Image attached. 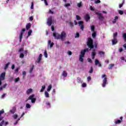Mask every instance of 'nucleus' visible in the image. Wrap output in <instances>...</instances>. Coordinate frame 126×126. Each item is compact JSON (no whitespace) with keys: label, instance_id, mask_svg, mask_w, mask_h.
<instances>
[{"label":"nucleus","instance_id":"1","mask_svg":"<svg viewBox=\"0 0 126 126\" xmlns=\"http://www.w3.org/2000/svg\"><path fill=\"white\" fill-rule=\"evenodd\" d=\"M87 46L90 49V50H92V49L94 48V47L95 49H97V43L94 42V45L93 44V39L91 38V37L88 38L87 43Z\"/></svg>","mask_w":126,"mask_h":126},{"label":"nucleus","instance_id":"2","mask_svg":"<svg viewBox=\"0 0 126 126\" xmlns=\"http://www.w3.org/2000/svg\"><path fill=\"white\" fill-rule=\"evenodd\" d=\"M118 37V32H115L113 33V39L112 40V45H117L118 44V39L117 38Z\"/></svg>","mask_w":126,"mask_h":126},{"label":"nucleus","instance_id":"3","mask_svg":"<svg viewBox=\"0 0 126 126\" xmlns=\"http://www.w3.org/2000/svg\"><path fill=\"white\" fill-rule=\"evenodd\" d=\"M106 74H103L101 75V78H104L103 80V84H102V87H105L106 86V84H107V77H106Z\"/></svg>","mask_w":126,"mask_h":126},{"label":"nucleus","instance_id":"4","mask_svg":"<svg viewBox=\"0 0 126 126\" xmlns=\"http://www.w3.org/2000/svg\"><path fill=\"white\" fill-rule=\"evenodd\" d=\"M65 38H66V33L65 31H63L60 34V40L63 41Z\"/></svg>","mask_w":126,"mask_h":126},{"label":"nucleus","instance_id":"5","mask_svg":"<svg viewBox=\"0 0 126 126\" xmlns=\"http://www.w3.org/2000/svg\"><path fill=\"white\" fill-rule=\"evenodd\" d=\"M26 31V29H22V31L20 32V36H19L20 42V43H21V42H22V38L23 37V34L24 33L23 32H25Z\"/></svg>","mask_w":126,"mask_h":126},{"label":"nucleus","instance_id":"6","mask_svg":"<svg viewBox=\"0 0 126 126\" xmlns=\"http://www.w3.org/2000/svg\"><path fill=\"white\" fill-rule=\"evenodd\" d=\"M83 21H80L78 22L79 26L80 27L81 30H82L83 31L84 30V25H83Z\"/></svg>","mask_w":126,"mask_h":126},{"label":"nucleus","instance_id":"7","mask_svg":"<svg viewBox=\"0 0 126 126\" xmlns=\"http://www.w3.org/2000/svg\"><path fill=\"white\" fill-rule=\"evenodd\" d=\"M53 37H54L55 39H56L57 40H60L61 39V34L54 32L53 33Z\"/></svg>","mask_w":126,"mask_h":126},{"label":"nucleus","instance_id":"8","mask_svg":"<svg viewBox=\"0 0 126 126\" xmlns=\"http://www.w3.org/2000/svg\"><path fill=\"white\" fill-rule=\"evenodd\" d=\"M89 51V49H88V48L85 49L83 50H82L81 51V54L80 55V56H82V57H85V53L86 52H88Z\"/></svg>","mask_w":126,"mask_h":126},{"label":"nucleus","instance_id":"9","mask_svg":"<svg viewBox=\"0 0 126 126\" xmlns=\"http://www.w3.org/2000/svg\"><path fill=\"white\" fill-rule=\"evenodd\" d=\"M52 16H50L48 18L47 24L48 25V26H51L53 23V20H52Z\"/></svg>","mask_w":126,"mask_h":126},{"label":"nucleus","instance_id":"10","mask_svg":"<svg viewBox=\"0 0 126 126\" xmlns=\"http://www.w3.org/2000/svg\"><path fill=\"white\" fill-rule=\"evenodd\" d=\"M42 54H39L38 57L37 58V61H36V63H40L41 62V61H42Z\"/></svg>","mask_w":126,"mask_h":126},{"label":"nucleus","instance_id":"11","mask_svg":"<svg viewBox=\"0 0 126 126\" xmlns=\"http://www.w3.org/2000/svg\"><path fill=\"white\" fill-rule=\"evenodd\" d=\"M95 14H96V15H99L98 18V19H99V20H101V19H104V16L102 15V14H101V13L95 12Z\"/></svg>","mask_w":126,"mask_h":126},{"label":"nucleus","instance_id":"12","mask_svg":"<svg viewBox=\"0 0 126 126\" xmlns=\"http://www.w3.org/2000/svg\"><path fill=\"white\" fill-rule=\"evenodd\" d=\"M120 120H118L116 121H115L114 124L115 125H120L123 122V117L120 118Z\"/></svg>","mask_w":126,"mask_h":126},{"label":"nucleus","instance_id":"13","mask_svg":"<svg viewBox=\"0 0 126 126\" xmlns=\"http://www.w3.org/2000/svg\"><path fill=\"white\" fill-rule=\"evenodd\" d=\"M95 65H98V67H101L102 66V64H101V63L97 59H95Z\"/></svg>","mask_w":126,"mask_h":126},{"label":"nucleus","instance_id":"14","mask_svg":"<svg viewBox=\"0 0 126 126\" xmlns=\"http://www.w3.org/2000/svg\"><path fill=\"white\" fill-rule=\"evenodd\" d=\"M5 78V72L1 73L0 75V80H4Z\"/></svg>","mask_w":126,"mask_h":126},{"label":"nucleus","instance_id":"15","mask_svg":"<svg viewBox=\"0 0 126 126\" xmlns=\"http://www.w3.org/2000/svg\"><path fill=\"white\" fill-rule=\"evenodd\" d=\"M2 114H4V110L3 109L0 111V122L3 119V117L1 116Z\"/></svg>","mask_w":126,"mask_h":126},{"label":"nucleus","instance_id":"16","mask_svg":"<svg viewBox=\"0 0 126 126\" xmlns=\"http://www.w3.org/2000/svg\"><path fill=\"white\" fill-rule=\"evenodd\" d=\"M95 51V49H94L92 53V60H94L95 59V57L96 56V52Z\"/></svg>","mask_w":126,"mask_h":126},{"label":"nucleus","instance_id":"17","mask_svg":"<svg viewBox=\"0 0 126 126\" xmlns=\"http://www.w3.org/2000/svg\"><path fill=\"white\" fill-rule=\"evenodd\" d=\"M34 97H35V94H32V95H31L26 100V102H27V101H28L29 100H32V99H33Z\"/></svg>","mask_w":126,"mask_h":126},{"label":"nucleus","instance_id":"18","mask_svg":"<svg viewBox=\"0 0 126 126\" xmlns=\"http://www.w3.org/2000/svg\"><path fill=\"white\" fill-rule=\"evenodd\" d=\"M49 45H50V48H53V46H54V42H52V41L51 40H49L48 43V47Z\"/></svg>","mask_w":126,"mask_h":126},{"label":"nucleus","instance_id":"19","mask_svg":"<svg viewBox=\"0 0 126 126\" xmlns=\"http://www.w3.org/2000/svg\"><path fill=\"white\" fill-rule=\"evenodd\" d=\"M26 28L27 30H29V29H30L31 28V23H29L27 24Z\"/></svg>","mask_w":126,"mask_h":126},{"label":"nucleus","instance_id":"20","mask_svg":"<svg viewBox=\"0 0 126 126\" xmlns=\"http://www.w3.org/2000/svg\"><path fill=\"white\" fill-rule=\"evenodd\" d=\"M85 19L87 22L90 20V16L89 14H87L85 16Z\"/></svg>","mask_w":126,"mask_h":126},{"label":"nucleus","instance_id":"21","mask_svg":"<svg viewBox=\"0 0 126 126\" xmlns=\"http://www.w3.org/2000/svg\"><path fill=\"white\" fill-rule=\"evenodd\" d=\"M32 92L33 90L32 89H29L27 91L26 94H27V95H29V94L32 93Z\"/></svg>","mask_w":126,"mask_h":126},{"label":"nucleus","instance_id":"22","mask_svg":"<svg viewBox=\"0 0 126 126\" xmlns=\"http://www.w3.org/2000/svg\"><path fill=\"white\" fill-rule=\"evenodd\" d=\"M77 82H78V83H83V81H82L80 77H77Z\"/></svg>","mask_w":126,"mask_h":126},{"label":"nucleus","instance_id":"23","mask_svg":"<svg viewBox=\"0 0 126 126\" xmlns=\"http://www.w3.org/2000/svg\"><path fill=\"white\" fill-rule=\"evenodd\" d=\"M9 64H10V62H8L6 64H5V66L4 67V70L7 69V68H8V65H9Z\"/></svg>","mask_w":126,"mask_h":126},{"label":"nucleus","instance_id":"24","mask_svg":"<svg viewBox=\"0 0 126 126\" xmlns=\"http://www.w3.org/2000/svg\"><path fill=\"white\" fill-rule=\"evenodd\" d=\"M62 75L63 77H66V76H67V72H66V71H63Z\"/></svg>","mask_w":126,"mask_h":126},{"label":"nucleus","instance_id":"25","mask_svg":"<svg viewBox=\"0 0 126 126\" xmlns=\"http://www.w3.org/2000/svg\"><path fill=\"white\" fill-rule=\"evenodd\" d=\"M115 66V64L111 63L108 65V69H112Z\"/></svg>","mask_w":126,"mask_h":126},{"label":"nucleus","instance_id":"26","mask_svg":"<svg viewBox=\"0 0 126 126\" xmlns=\"http://www.w3.org/2000/svg\"><path fill=\"white\" fill-rule=\"evenodd\" d=\"M15 110H16V108L13 107L12 109L10 110V113H11V114H14V113H15Z\"/></svg>","mask_w":126,"mask_h":126},{"label":"nucleus","instance_id":"27","mask_svg":"<svg viewBox=\"0 0 126 126\" xmlns=\"http://www.w3.org/2000/svg\"><path fill=\"white\" fill-rule=\"evenodd\" d=\"M44 94H45V96L46 97V98H49V97H50V94H49L48 92H45Z\"/></svg>","mask_w":126,"mask_h":126},{"label":"nucleus","instance_id":"28","mask_svg":"<svg viewBox=\"0 0 126 126\" xmlns=\"http://www.w3.org/2000/svg\"><path fill=\"white\" fill-rule=\"evenodd\" d=\"M31 34H32V30H30L28 32V36L27 37V38L28 39V37H29L30 36H31Z\"/></svg>","mask_w":126,"mask_h":126},{"label":"nucleus","instance_id":"29","mask_svg":"<svg viewBox=\"0 0 126 126\" xmlns=\"http://www.w3.org/2000/svg\"><path fill=\"white\" fill-rule=\"evenodd\" d=\"M118 19H119V17L116 16L115 17L114 20L112 21V23H116V22H117V20H118Z\"/></svg>","mask_w":126,"mask_h":126},{"label":"nucleus","instance_id":"30","mask_svg":"<svg viewBox=\"0 0 126 126\" xmlns=\"http://www.w3.org/2000/svg\"><path fill=\"white\" fill-rule=\"evenodd\" d=\"M45 89H46V86H42L41 87V89L40 90V92H43Z\"/></svg>","mask_w":126,"mask_h":126},{"label":"nucleus","instance_id":"31","mask_svg":"<svg viewBox=\"0 0 126 126\" xmlns=\"http://www.w3.org/2000/svg\"><path fill=\"white\" fill-rule=\"evenodd\" d=\"M33 69H34V65H33L31 67V68L30 69V70L29 71V72L30 73H32Z\"/></svg>","mask_w":126,"mask_h":126},{"label":"nucleus","instance_id":"32","mask_svg":"<svg viewBox=\"0 0 126 126\" xmlns=\"http://www.w3.org/2000/svg\"><path fill=\"white\" fill-rule=\"evenodd\" d=\"M98 55L100 56H104V55H105V52L103 51H98Z\"/></svg>","mask_w":126,"mask_h":126},{"label":"nucleus","instance_id":"33","mask_svg":"<svg viewBox=\"0 0 126 126\" xmlns=\"http://www.w3.org/2000/svg\"><path fill=\"white\" fill-rule=\"evenodd\" d=\"M125 4V0H123L122 3L119 4V8H122L123 7V6Z\"/></svg>","mask_w":126,"mask_h":126},{"label":"nucleus","instance_id":"34","mask_svg":"<svg viewBox=\"0 0 126 126\" xmlns=\"http://www.w3.org/2000/svg\"><path fill=\"white\" fill-rule=\"evenodd\" d=\"M83 58H84V56H80L79 61L81 62V63H83Z\"/></svg>","mask_w":126,"mask_h":126},{"label":"nucleus","instance_id":"35","mask_svg":"<svg viewBox=\"0 0 126 126\" xmlns=\"http://www.w3.org/2000/svg\"><path fill=\"white\" fill-rule=\"evenodd\" d=\"M51 89H52V86H51V85L48 86V87L47 88V92H50V91H51Z\"/></svg>","mask_w":126,"mask_h":126},{"label":"nucleus","instance_id":"36","mask_svg":"<svg viewBox=\"0 0 126 126\" xmlns=\"http://www.w3.org/2000/svg\"><path fill=\"white\" fill-rule=\"evenodd\" d=\"M82 6V2L81 1L77 3V7H81Z\"/></svg>","mask_w":126,"mask_h":126},{"label":"nucleus","instance_id":"37","mask_svg":"<svg viewBox=\"0 0 126 126\" xmlns=\"http://www.w3.org/2000/svg\"><path fill=\"white\" fill-rule=\"evenodd\" d=\"M26 108H27V109H30V108H31V105H30V104L29 103H27L26 105Z\"/></svg>","mask_w":126,"mask_h":126},{"label":"nucleus","instance_id":"38","mask_svg":"<svg viewBox=\"0 0 126 126\" xmlns=\"http://www.w3.org/2000/svg\"><path fill=\"white\" fill-rule=\"evenodd\" d=\"M44 56L45 58H48V53H47V50H45Z\"/></svg>","mask_w":126,"mask_h":126},{"label":"nucleus","instance_id":"39","mask_svg":"<svg viewBox=\"0 0 126 126\" xmlns=\"http://www.w3.org/2000/svg\"><path fill=\"white\" fill-rule=\"evenodd\" d=\"M123 37L125 42H126V33H123Z\"/></svg>","mask_w":126,"mask_h":126},{"label":"nucleus","instance_id":"40","mask_svg":"<svg viewBox=\"0 0 126 126\" xmlns=\"http://www.w3.org/2000/svg\"><path fill=\"white\" fill-rule=\"evenodd\" d=\"M31 100V102L32 104H34V103H35V102H36V98H33Z\"/></svg>","mask_w":126,"mask_h":126},{"label":"nucleus","instance_id":"41","mask_svg":"<svg viewBox=\"0 0 126 126\" xmlns=\"http://www.w3.org/2000/svg\"><path fill=\"white\" fill-rule=\"evenodd\" d=\"M86 86H87V84H86V83H84L82 84V87H83V88H84V87H86Z\"/></svg>","mask_w":126,"mask_h":126},{"label":"nucleus","instance_id":"42","mask_svg":"<svg viewBox=\"0 0 126 126\" xmlns=\"http://www.w3.org/2000/svg\"><path fill=\"white\" fill-rule=\"evenodd\" d=\"M91 28L92 31L94 32L95 31V26H94V25L92 26Z\"/></svg>","mask_w":126,"mask_h":126},{"label":"nucleus","instance_id":"43","mask_svg":"<svg viewBox=\"0 0 126 126\" xmlns=\"http://www.w3.org/2000/svg\"><path fill=\"white\" fill-rule=\"evenodd\" d=\"M76 19L77 20H81V18L80 17V16H79V15H76Z\"/></svg>","mask_w":126,"mask_h":126},{"label":"nucleus","instance_id":"44","mask_svg":"<svg viewBox=\"0 0 126 126\" xmlns=\"http://www.w3.org/2000/svg\"><path fill=\"white\" fill-rule=\"evenodd\" d=\"M20 58L21 59H23V58H24V54L23 53H21L20 55Z\"/></svg>","mask_w":126,"mask_h":126},{"label":"nucleus","instance_id":"45","mask_svg":"<svg viewBox=\"0 0 126 126\" xmlns=\"http://www.w3.org/2000/svg\"><path fill=\"white\" fill-rule=\"evenodd\" d=\"M64 7H68V6H70V3H68L67 4H65L64 5Z\"/></svg>","mask_w":126,"mask_h":126},{"label":"nucleus","instance_id":"46","mask_svg":"<svg viewBox=\"0 0 126 126\" xmlns=\"http://www.w3.org/2000/svg\"><path fill=\"white\" fill-rule=\"evenodd\" d=\"M100 2H101V1L100 0H96L94 1V3H95V4H97V3H100Z\"/></svg>","mask_w":126,"mask_h":126},{"label":"nucleus","instance_id":"47","mask_svg":"<svg viewBox=\"0 0 126 126\" xmlns=\"http://www.w3.org/2000/svg\"><path fill=\"white\" fill-rule=\"evenodd\" d=\"M23 51H24V48H20V49L19 50L18 52H19V53H21V52H23Z\"/></svg>","mask_w":126,"mask_h":126},{"label":"nucleus","instance_id":"48","mask_svg":"<svg viewBox=\"0 0 126 126\" xmlns=\"http://www.w3.org/2000/svg\"><path fill=\"white\" fill-rule=\"evenodd\" d=\"M20 80V78L19 77H18L15 79V82L16 83L17 82H18Z\"/></svg>","mask_w":126,"mask_h":126},{"label":"nucleus","instance_id":"49","mask_svg":"<svg viewBox=\"0 0 126 126\" xmlns=\"http://www.w3.org/2000/svg\"><path fill=\"white\" fill-rule=\"evenodd\" d=\"M93 72V67L91 66V69L89 71L90 73H92Z\"/></svg>","mask_w":126,"mask_h":126},{"label":"nucleus","instance_id":"50","mask_svg":"<svg viewBox=\"0 0 126 126\" xmlns=\"http://www.w3.org/2000/svg\"><path fill=\"white\" fill-rule=\"evenodd\" d=\"M119 13L121 14V15H123V14H124V11L120 10L119 11Z\"/></svg>","mask_w":126,"mask_h":126},{"label":"nucleus","instance_id":"51","mask_svg":"<svg viewBox=\"0 0 126 126\" xmlns=\"http://www.w3.org/2000/svg\"><path fill=\"white\" fill-rule=\"evenodd\" d=\"M18 117V115H14L13 116V118L15 120H16Z\"/></svg>","mask_w":126,"mask_h":126},{"label":"nucleus","instance_id":"52","mask_svg":"<svg viewBox=\"0 0 126 126\" xmlns=\"http://www.w3.org/2000/svg\"><path fill=\"white\" fill-rule=\"evenodd\" d=\"M92 36L93 38H95L96 37V32H94L92 34Z\"/></svg>","mask_w":126,"mask_h":126},{"label":"nucleus","instance_id":"53","mask_svg":"<svg viewBox=\"0 0 126 126\" xmlns=\"http://www.w3.org/2000/svg\"><path fill=\"white\" fill-rule=\"evenodd\" d=\"M41 1H44V3L46 5H48V2L47 0H41Z\"/></svg>","mask_w":126,"mask_h":126},{"label":"nucleus","instance_id":"54","mask_svg":"<svg viewBox=\"0 0 126 126\" xmlns=\"http://www.w3.org/2000/svg\"><path fill=\"white\" fill-rule=\"evenodd\" d=\"M3 125H4V121L2 120L0 123V126H2Z\"/></svg>","mask_w":126,"mask_h":126},{"label":"nucleus","instance_id":"55","mask_svg":"<svg viewBox=\"0 0 126 126\" xmlns=\"http://www.w3.org/2000/svg\"><path fill=\"white\" fill-rule=\"evenodd\" d=\"M90 10L92 11H95V9H94V8H93V7L92 6H90Z\"/></svg>","mask_w":126,"mask_h":126},{"label":"nucleus","instance_id":"56","mask_svg":"<svg viewBox=\"0 0 126 126\" xmlns=\"http://www.w3.org/2000/svg\"><path fill=\"white\" fill-rule=\"evenodd\" d=\"M31 8V9H33V8H34V3H33V2H32Z\"/></svg>","mask_w":126,"mask_h":126},{"label":"nucleus","instance_id":"57","mask_svg":"<svg viewBox=\"0 0 126 126\" xmlns=\"http://www.w3.org/2000/svg\"><path fill=\"white\" fill-rule=\"evenodd\" d=\"M75 38H79V33L77 32L75 35Z\"/></svg>","mask_w":126,"mask_h":126},{"label":"nucleus","instance_id":"58","mask_svg":"<svg viewBox=\"0 0 126 126\" xmlns=\"http://www.w3.org/2000/svg\"><path fill=\"white\" fill-rule=\"evenodd\" d=\"M23 77H25L26 75V71H24L23 72Z\"/></svg>","mask_w":126,"mask_h":126},{"label":"nucleus","instance_id":"59","mask_svg":"<svg viewBox=\"0 0 126 126\" xmlns=\"http://www.w3.org/2000/svg\"><path fill=\"white\" fill-rule=\"evenodd\" d=\"M19 70V67H18V68H16V69L15 70V72L16 73H17V72H18Z\"/></svg>","mask_w":126,"mask_h":126},{"label":"nucleus","instance_id":"60","mask_svg":"<svg viewBox=\"0 0 126 126\" xmlns=\"http://www.w3.org/2000/svg\"><path fill=\"white\" fill-rule=\"evenodd\" d=\"M46 104L47 105V106H49V108L51 107V103H50V102H47Z\"/></svg>","mask_w":126,"mask_h":126},{"label":"nucleus","instance_id":"61","mask_svg":"<svg viewBox=\"0 0 126 126\" xmlns=\"http://www.w3.org/2000/svg\"><path fill=\"white\" fill-rule=\"evenodd\" d=\"M88 62L89 63H92V60H91V59H90V58H88Z\"/></svg>","mask_w":126,"mask_h":126},{"label":"nucleus","instance_id":"62","mask_svg":"<svg viewBox=\"0 0 126 126\" xmlns=\"http://www.w3.org/2000/svg\"><path fill=\"white\" fill-rule=\"evenodd\" d=\"M69 25H70V27H71V28H72V27H73V26H74L73 25V23L72 22H70Z\"/></svg>","mask_w":126,"mask_h":126},{"label":"nucleus","instance_id":"63","mask_svg":"<svg viewBox=\"0 0 126 126\" xmlns=\"http://www.w3.org/2000/svg\"><path fill=\"white\" fill-rule=\"evenodd\" d=\"M87 79H88V82L90 81V80H91V77L90 76H89L88 77Z\"/></svg>","mask_w":126,"mask_h":126},{"label":"nucleus","instance_id":"64","mask_svg":"<svg viewBox=\"0 0 126 126\" xmlns=\"http://www.w3.org/2000/svg\"><path fill=\"white\" fill-rule=\"evenodd\" d=\"M29 19H30V21H32V20H33V17L32 16L30 17Z\"/></svg>","mask_w":126,"mask_h":126}]
</instances>
